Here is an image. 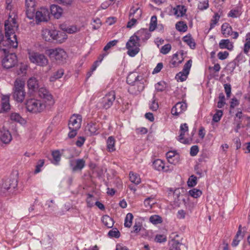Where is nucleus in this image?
Listing matches in <instances>:
<instances>
[{
  "label": "nucleus",
  "instance_id": "nucleus-1",
  "mask_svg": "<svg viewBox=\"0 0 250 250\" xmlns=\"http://www.w3.org/2000/svg\"><path fill=\"white\" fill-rule=\"evenodd\" d=\"M14 15H9L8 19L5 22V35L0 33V50L5 54L9 53L10 49H14L18 46V41L15 35V31L18 28L16 17Z\"/></svg>",
  "mask_w": 250,
  "mask_h": 250
},
{
  "label": "nucleus",
  "instance_id": "nucleus-2",
  "mask_svg": "<svg viewBox=\"0 0 250 250\" xmlns=\"http://www.w3.org/2000/svg\"><path fill=\"white\" fill-rule=\"evenodd\" d=\"M24 85V82L21 80L17 79L15 82L13 97L17 102L22 103L25 98Z\"/></svg>",
  "mask_w": 250,
  "mask_h": 250
},
{
  "label": "nucleus",
  "instance_id": "nucleus-3",
  "mask_svg": "<svg viewBox=\"0 0 250 250\" xmlns=\"http://www.w3.org/2000/svg\"><path fill=\"white\" fill-rule=\"evenodd\" d=\"M25 104L27 110L33 113L41 112L45 107V105L43 102L34 98L27 100Z\"/></svg>",
  "mask_w": 250,
  "mask_h": 250
},
{
  "label": "nucleus",
  "instance_id": "nucleus-4",
  "mask_svg": "<svg viewBox=\"0 0 250 250\" xmlns=\"http://www.w3.org/2000/svg\"><path fill=\"white\" fill-rule=\"evenodd\" d=\"M139 46V41L137 37L134 35L131 36L126 43L127 54L131 57H134L140 51Z\"/></svg>",
  "mask_w": 250,
  "mask_h": 250
},
{
  "label": "nucleus",
  "instance_id": "nucleus-5",
  "mask_svg": "<svg viewBox=\"0 0 250 250\" xmlns=\"http://www.w3.org/2000/svg\"><path fill=\"white\" fill-rule=\"evenodd\" d=\"M29 59L31 62L40 66H45L48 63L47 58L43 54L37 52L29 53Z\"/></svg>",
  "mask_w": 250,
  "mask_h": 250
},
{
  "label": "nucleus",
  "instance_id": "nucleus-6",
  "mask_svg": "<svg viewBox=\"0 0 250 250\" xmlns=\"http://www.w3.org/2000/svg\"><path fill=\"white\" fill-rule=\"evenodd\" d=\"M49 55L51 58L54 59L57 63H63L67 57V55L64 50L62 48H58L48 50Z\"/></svg>",
  "mask_w": 250,
  "mask_h": 250
},
{
  "label": "nucleus",
  "instance_id": "nucleus-7",
  "mask_svg": "<svg viewBox=\"0 0 250 250\" xmlns=\"http://www.w3.org/2000/svg\"><path fill=\"white\" fill-rule=\"evenodd\" d=\"M142 14V11L140 8H131L129 15L131 20L127 23V28H132L136 23L137 20L141 18Z\"/></svg>",
  "mask_w": 250,
  "mask_h": 250
},
{
  "label": "nucleus",
  "instance_id": "nucleus-8",
  "mask_svg": "<svg viewBox=\"0 0 250 250\" xmlns=\"http://www.w3.org/2000/svg\"><path fill=\"white\" fill-rule=\"evenodd\" d=\"M17 62L16 55L14 53H10L6 55L3 59L2 64L4 68L9 69L14 67L17 64Z\"/></svg>",
  "mask_w": 250,
  "mask_h": 250
},
{
  "label": "nucleus",
  "instance_id": "nucleus-9",
  "mask_svg": "<svg viewBox=\"0 0 250 250\" xmlns=\"http://www.w3.org/2000/svg\"><path fill=\"white\" fill-rule=\"evenodd\" d=\"M116 98V93L114 91H111L107 93L102 98V106L104 109L109 108L115 102Z\"/></svg>",
  "mask_w": 250,
  "mask_h": 250
},
{
  "label": "nucleus",
  "instance_id": "nucleus-10",
  "mask_svg": "<svg viewBox=\"0 0 250 250\" xmlns=\"http://www.w3.org/2000/svg\"><path fill=\"white\" fill-rule=\"evenodd\" d=\"M34 17L37 24L41 22L47 21L49 19V12L47 8H41L36 12Z\"/></svg>",
  "mask_w": 250,
  "mask_h": 250
},
{
  "label": "nucleus",
  "instance_id": "nucleus-11",
  "mask_svg": "<svg viewBox=\"0 0 250 250\" xmlns=\"http://www.w3.org/2000/svg\"><path fill=\"white\" fill-rule=\"evenodd\" d=\"M35 0H25V6L27 18L30 20L34 19L35 12Z\"/></svg>",
  "mask_w": 250,
  "mask_h": 250
},
{
  "label": "nucleus",
  "instance_id": "nucleus-12",
  "mask_svg": "<svg viewBox=\"0 0 250 250\" xmlns=\"http://www.w3.org/2000/svg\"><path fill=\"white\" fill-rule=\"evenodd\" d=\"M69 166L73 172L81 171L85 166V161L83 159L71 160Z\"/></svg>",
  "mask_w": 250,
  "mask_h": 250
},
{
  "label": "nucleus",
  "instance_id": "nucleus-13",
  "mask_svg": "<svg viewBox=\"0 0 250 250\" xmlns=\"http://www.w3.org/2000/svg\"><path fill=\"white\" fill-rule=\"evenodd\" d=\"M145 88L143 81H137L135 83L130 84L128 92L132 94H138L142 91Z\"/></svg>",
  "mask_w": 250,
  "mask_h": 250
},
{
  "label": "nucleus",
  "instance_id": "nucleus-14",
  "mask_svg": "<svg viewBox=\"0 0 250 250\" xmlns=\"http://www.w3.org/2000/svg\"><path fill=\"white\" fill-rule=\"evenodd\" d=\"M82 120V116L80 115H72L69 121V129H74V128L79 129L81 126Z\"/></svg>",
  "mask_w": 250,
  "mask_h": 250
},
{
  "label": "nucleus",
  "instance_id": "nucleus-15",
  "mask_svg": "<svg viewBox=\"0 0 250 250\" xmlns=\"http://www.w3.org/2000/svg\"><path fill=\"white\" fill-rule=\"evenodd\" d=\"M187 105L185 102L177 103L171 109V113L172 115L178 116L187 109Z\"/></svg>",
  "mask_w": 250,
  "mask_h": 250
},
{
  "label": "nucleus",
  "instance_id": "nucleus-16",
  "mask_svg": "<svg viewBox=\"0 0 250 250\" xmlns=\"http://www.w3.org/2000/svg\"><path fill=\"white\" fill-rule=\"evenodd\" d=\"M0 140L5 144H9L12 140L10 132L5 127H2L0 130Z\"/></svg>",
  "mask_w": 250,
  "mask_h": 250
},
{
  "label": "nucleus",
  "instance_id": "nucleus-17",
  "mask_svg": "<svg viewBox=\"0 0 250 250\" xmlns=\"http://www.w3.org/2000/svg\"><path fill=\"white\" fill-rule=\"evenodd\" d=\"M39 94L41 98L48 101L49 104L51 105L54 104L52 96L46 89L41 88L39 91Z\"/></svg>",
  "mask_w": 250,
  "mask_h": 250
},
{
  "label": "nucleus",
  "instance_id": "nucleus-18",
  "mask_svg": "<svg viewBox=\"0 0 250 250\" xmlns=\"http://www.w3.org/2000/svg\"><path fill=\"white\" fill-rule=\"evenodd\" d=\"M150 31L147 29H141L137 31L134 35L136 36L139 41H146L150 37Z\"/></svg>",
  "mask_w": 250,
  "mask_h": 250
},
{
  "label": "nucleus",
  "instance_id": "nucleus-19",
  "mask_svg": "<svg viewBox=\"0 0 250 250\" xmlns=\"http://www.w3.org/2000/svg\"><path fill=\"white\" fill-rule=\"evenodd\" d=\"M56 30L44 29L42 30V38L47 42H51L54 40Z\"/></svg>",
  "mask_w": 250,
  "mask_h": 250
},
{
  "label": "nucleus",
  "instance_id": "nucleus-20",
  "mask_svg": "<svg viewBox=\"0 0 250 250\" xmlns=\"http://www.w3.org/2000/svg\"><path fill=\"white\" fill-rule=\"evenodd\" d=\"M166 156L168 162L170 164L176 165L179 162V156L175 151H170L167 152Z\"/></svg>",
  "mask_w": 250,
  "mask_h": 250
},
{
  "label": "nucleus",
  "instance_id": "nucleus-21",
  "mask_svg": "<svg viewBox=\"0 0 250 250\" xmlns=\"http://www.w3.org/2000/svg\"><path fill=\"white\" fill-rule=\"evenodd\" d=\"M62 11V8L57 5L53 4L50 6V13L56 19L61 17Z\"/></svg>",
  "mask_w": 250,
  "mask_h": 250
},
{
  "label": "nucleus",
  "instance_id": "nucleus-22",
  "mask_svg": "<svg viewBox=\"0 0 250 250\" xmlns=\"http://www.w3.org/2000/svg\"><path fill=\"white\" fill-rule=\"evenodd\" d=\"M67 36L64 31H58L56 30L54 40L59 43H62L66 40Z\"/></svg>",
  "mask_w": 250,
  "mask_h": 250
},
{
  "label": "nucleus",
  "instance_id": "nucleus-23",
  "mask_svg": "<svg viewBox=\"0 0 250 250\" xmlns=\"http://www.w3.org/2000/svg\"><path fill=\"white\" fill-rule=\"evenodd\" d=\"M219 46L221 49H227L229 50H232L233 48L232 43L228 39L221 40L219 42Z\"/></svg>",
  "mask_w": 250,
  "mask_h": 250
},
{
  "label": "nucleus",
  "instance_id": "nucleus-24",
  "mask_svg": "<svg viewBox=\"0 0 250 250\" xmlns=\"http://www.w3.org/2000/svg\"><path fill=\"white\" fill-rule=\"evenodd\" d=\"M178 236V234H176L174 236V238L172 240L171 244L169 250H181L180 247L183 244L182 242L176 239Z\"/></svg>",
  "mask_w": 250,
  "mask_h": 250
},
{
  "label": "nucleus",
  "instance_id": "nucleus-25",
  "mask_svg": "<svg viewBox=\"0 0 250 250\" xmlns=\"http://www.w3.org/2000/svg\"><path fill=\"white\" fill-rule=\"evenodd\" d=\"M98 125L95 123H90L86 126V130L88 131L89 135H93L98 134Z\"/></svg>",
  "mask_w": 250,
  "mask_h": 250
},
{
  "label": "nucleus",
  "instance_id": "nucleus-26",
  "mask_svg": "<svg viewBox=\"0 0 250 250\" xmlns=\"http://www.w3.org/2000/svg\"><path fill=\"white\" fill-rule=\"evenodd\" d=\"M222 34L225 37H228L231 35L232 31V27L228 23H224L221 26Z\"/></svg>",
  "mask_w": 250,
  "mask_h": 250
},
{
  "label": "nucleus",
  "instance_id": "nucleus-27",
  "mask_svg": "<svg viewBox=\"0 0 250 250\" xmlns=\"http://www.w3.org/2000/svg\"><path fill=\"white\" fill-rule=\"evenodd\" d=\"M10 108L9 104V97L4 96L1 99V109L3 111L6 112Z\"/></svg>",
  "mask_w": 250,
  "mask_h": 250
},
{
  "label": "nucleus",
  "instance_id": "nucleus-28",
  "mask_svg": "<svg viewBox=\"0 0 250 250\" xmlns=\"http://www.w3.org/2000/svg\"><path fill=\"white\" fill-rule=\"evenodd\" d=\"M137 81H143L142 77L136 75L134 73H130L126 78V82L129 85L134 83Z\"/></svg>",
  "mask_w": 250,
  "mask_h": 250
},
{
  "label": "nucleus",
  "instance_id": "nucleus-29",
  "mask_svg": "<svg viewBox=\"0 0 250 250\" xmlns=\"http://www.w3.org/2000/svg\"><path fill=\"white\" fill-rule=\"evenodd\" d=\"M27 86L30 90L35 91L38 88V83L36 78H30L27 82Z\"/></svg>",
  "mask_w": 250,
  "mask_h": 250
},
{
  "label": "nucleus",
  "instance_id": "nucleus-30",
  "mask_svg": "<svg viewBox=\"0 0 250 250\" xmlns=\"http://www.w3.org/2000/svg\"><path fill=\"white\" fill-rule=\"evenodd\" d=\"M188 130V125L186 123L181 124L180 129V135L179 136V141L181 143H184V137L185 133Z\"/></svg>",
  "mask_w": 250,
  "mask_h": 250
},
{
  "label": "nucleus",
  "instance_id": "nucleus-31",
  "mask_svg": "<svg viewBox=\"0 0 250 250\" xmlns=\"http://www.w3.org/2000/svg\"><path fill=\"white\" fill-rule=\"evenodd\" d=\"M102 222L103 224L108 228H111L114 225V221L113 219L108 215H105L102 217Z\"/></svg>",
  "mask_w": 250,
  "mask_h": 250
},
{
  "label": "nucleus",
  "instance_id": "nucleus-32",
  "mask_svg": "<svg viewBox=\"0 0 250 250\" xmlns=\"http://www.w3.org/2000/svg\"><path fill=\"white\" fill-rule=\"evenodd\" d=\"M18 185L17 180L16 179L9 180L6 181L4 184H3V188L6 190H9L10 188H15Z\"/></svg>",
  "mask_w": 250,
  "mask_h": 250
},
{
  "label": "nucleus",
  "instance_id": "nucleus-33",
  "mask_svg": "<svg viewBox=\"0 0 250 250\" xmlns=\"http://www.w3.org/2000/svg\"><path fill=\"white\" fill-rule=\"evenodd\" d=\"M115 140L113 137L110 136L108 138L106 141V144L107 149L108 151L112 152L115 150Z\"/></svg>",
  "mask_w": 250,
  "mask_h": 250
},
{
  "label": "nucleus",
  "instance_id": "nucleus-34",
  "mask_svg": "<svg viewBox=\"0 0 250 250\" xmlns=\"http://www.w3.org/2000/svg\"><path fill=\"white\" fill-rule=\"evenodd\" d=\"M173 11L174 15L178 17L183 16L186 12V9L185 8V7L180 5L174 8Z\"/></svg>",
  "mask_w": 250,
  "mask_h": 250
},
{
  "label": "nucleus",
  "instance_id": "nucleus-35",
  "mask_svg": "<svg viewBox=\"0 0 250 250\" xmlns=\"http://www.w3.org/2000/svg\"><path fill=\"white\" fill-rule=\"evenodd\" d=\"M153 166L155 169L159 171L167 170V169H165V164L163 161L160 159H157L154 161L153 163Z\"/></svg>",
  "mask_w": 250,
  "mask_h": 250
},
{
  "label": "nucleus",
  "instance_id": "nucleus-36",
  "mask_svg": "<svg viewBox=\"0 0 250 250\" xmlns=\"http://www.w3.org/2000/svg\"><path fill=\"white\" fill-rule=\"evenodd\" d=\"M183 41L186 42L191 49H194L195 47L196 43L194 39L190 35H187L184 37L183 39Z\"/></svg>",
  "mask_w": 250,
  "mask_h": 250
},
{
  "label": "nucleus",
  "instance_id": "nucleus-37",
  "mask_svg": "<svg viewBox=\"0 0 250 250\" xmlns=\"http://www.w3.org/2000/svg\"><path fill=\"white\" fill-rule=\"evenodd\" d=\"M10 118L12 121L20 123L21 124H22L24 121V120L21 115L16 112L12 113L10 115Z\"/></svg>",
  "mask_w": 250,
  "mask_h": 250
},
{
  "label": "nucleus",
  "instance_id": "nucleus-38",
  "mask_svg": "<svg viewBox=\"0 0 250 250\" xmlns=\"http://www.w3.org/2000/svg\"><path fill=\"white\" fill-rule=\"evenodd\" d=\"M129 179L130 181L135 185H138L141 183L140 176L137 174L132 172H130L129 173Z\"/></svg>",
  "mask_w": 250,
  "mask_h": 250
},
{
  "label": "nucleus",
  "instance_id": "nucleus-39",
  "mask_svg": "<svg viewBox=\"0 0 250 250\" xmlns=\"http://www.w3.org/2000/svg\"><path fill=\"white\" fill-rule=\"evenodd\" d=\"M53 157L52 163L55 165H58L61 160V154L59 150L53 151L52 153Z\"/></svg>",
  "mask_w": 250,
  "mask_h": 250
},
{
  "label": "nucleus",
  "instance_id": "nucleus-40",
  "mask_svg": "<svg viewBox=\"0 0 250 250\" xmlns=\"http://www.w3.org/2000/svg\"><path fill=\"white\" fill-rule=\"evenodd\" d=\"M133 219V214L131 213H128L125 220L124 226L127 228H130L132 224V220Z\"/></svg>",
  "mask_w": 250,
  "mask_h": 250
},
{
  "label": "nucleus",
  "instance_id": "nucleus-41",
  "mask_svg": "<svg viewBox=\"0 0 250 250\" xmlns=\"http://www.w3.org/2000/svg\"><path fill=\"white\" fill-rule=\"evenodd\" d=\"M242 14V12L240 9L237 8L231 10L228 14L229 17L233 18H237L239 17Z\"/></svg>",
  "mask_w": 250,
  "mask_h": 250
},
{
  "label": "nucleus",
  "instance_id": "nucleus-42",
  "mask_svg": "<svg viewBox=\"0 0 250 250\" xmlns=\"http://www.w3.org/2000/svg\"><path fill=\"white\" fill-rule=\"evenodd\" d=\"M64 74V70L62 69L58 70L57 72H55L53 76L50 77V80L51 82H54L57 79L61 78Z\"/></svg>",
  "mask_w": 250,
  "mask_h": 250
},
{
  "label": "nucleus",
  "instance_id": "nucleus-43",
  "mask_svg": "<svg viewBox=\"0 0 250 250\" xmlns=\"http://www.w3.org/2000/svg\"><path fill=\"white\" fill-rule=\"evenodd\" d=\"M157 25V19L156 16H153L151 18L150 22L149 23L150 31H153L156 28Z\"/></svg>",
  "mask_w": 250,
  "mask_h": 250
},
{
  "label": "nucleus",
  "instance_id": "nucleus-44",
  "mask_svg": "<svg viewBox=\"0 0 250 250\" xmlns=\"http://www.w3.org/2000/svg\"><path fill=\"white\" fill-rule=\"evenodd\" d=\"M155 203L154 197L153 196L146 198L144 201V205L146 208H151Z\"/></svg>",
  "mask_w": 250,
  "mask_h": 250
},
{
  "label": "nucleus",
  "instance_id": "nucleus-45",
  "mask_svg": "<svg viewBox=\"0 0 250 250\" xmlns=\"http://www.w3.org/2000/svg\"><path fill=\"white\" fill-rule=\"evenodd\" d=\"M176 28L180 32L187 31L188 26L183 21H179L176 24Z\"/></svg>",
  "mask_w": 250,
  "mask_h": 250
},
{
  "label": "nucleus",
  "instance_id": "nucleus-46",
  "mask_svg": "<svg viewBox=\"0 0 250 250\" xmlns=\"http://www.w3.org/2000/svg\"><path fill=\"white\" fill-rule=\"evenodd\" d=\"M188 193L191 196L195 198L200 197L202 193L201 190L196 188H193L192 189L188 191Z\"/></svg>",
  "mask_w": 250,
  "mask_h": 250
},
{
  "label": "nucleus",
  "instance_id": "nucleus-47",
  "mask_svg": "<svg viewBox=\"0 0 250 250\" xmlns=\"http://www.w3.org/2000/svg\"><path fill=\"white\" fill-rule=\"evenodd\" d=\"M158 107V102H156L155 97L154 95L149 103V108L152 111H156Z\"/></svg>",
  "mask_w": 250,
  "mask_h": 250
},
{
  "label": "nucleus",
  "instance_id": "nucleus-48",
  "mask_svg": "<svg viewBox=\"0 0 250 250\" xmlns=\"http://www.w3.org/2000/svg\"><path fill=\"white\" fill-rule=\"evenodd\" d=\"M149 221L153 224H158L162 222V218L159 215H152L149 218Z\"/></svg>",
  "mask_w": 250,
  "mask_h": 250
},
{
  "label": "nucleus",
  "instance_id": "nucleus-49",
  "mask_svg": "<svg viewBox=\"0 0 250 250\" xmlns=\"http://www.w3.org/2000/svg\"><path fill=\"white\" fill-rule=\"evenodd\" d=\"M108 235L110 237H115L117 238L120 237V233L118 229L115 228L108 232Z\"/></svg>",
  "mask_w": 250,
  "mask_h": 250
},
{
  "label": "nucleus",
  "instance_id": "nucleus-50",
  "mask_svg": "<svg viewBox=\"0 0 250 250\" xmlns=\"http://www.w3.org/2000/svg\"><path fill=\"white\" fill-rule=\"evenodd\" d=\"M220 19V15L218 13H215L213 17V19L211 20L210 23V29L214 27L215 25L217 24Z\"/></svg>",
  "mask_w": 250,
  "mask_h": 250
},
{
  "label": "nucleus",
  "instance_id": "nucleus-51",
  "mask_svg": "<svg viewBox=\"0 0 250 250\" xmlns=\"http://www.w3.org/2000/svg\"><path fill=\"white\" fill-rule=\"evenodd\" d=\"M225 98L224 94L223 93L220 94L219 96V101L217 103V107L218 108H221L224 106L225 104Z\"/></svg>",
  "mask_w": 250,
  "mask_h": 250
},
{
  "label": "nucleus",
  "instance_id": "nucleus-52",
  "mask_svg": "<svg viewBox=\"0 0 250 250\" xmlns=\"http://www.w3.org/2000/svg\"><path fill=\"white\" fill-rule=\"evenodd\" d=\"M197 184V177L194 175H191L188 181V185L189 187H193Z\"/></svg>",
  "mask_w": 250,
  "mask_h": 250
},
{
  "label": "nucleus",
  "instance_id": "nucleus-53",
  "mask_svg": "<svg viewBox=\"0 0 250 250\" xmlns=\"http://www.w3.org/2000/svg\"><path fill=\"white\" fill-rule=\"evenodd\" d=\"M223 115V111L221 110H217L216 112L213 116V121L215 122H219Z\"/></svg>",
  "mask_w": 250,
  "mask_h": 250
},
{
  "label": "nucleus",
  "instance_id": "nucleus-54",
  "mask_svg": "<svg viewBox=\"0 0 250 250\" xmlns=\"http://www.w3.org/2000/svg\"><path fill=\"white\" fill-rule=\"evenodd\" d=\"M117 42H118V40H114L110 41L104 47V51H107L108 50H109L110 48H111V47L116 45V44L117 43Z\"/></svg>",
  "mask_w": 250,
  "mask_h": 250
},
{
  "label": "nucleus",
  "instance_id": "nucleus-55",
  "mask_svg": "<svg viewBox=\"0 0 250 250\" xmlns=\"http://www.w3.org/2000/svg\"><path fill=\"white\" fill-rule=\"evenodd\" d=\"M208 1H204L199 2L198 5V8L200 10H206L208 7Z\"/></svg>",
  "mask_w": 250,
  "mask_h": 250
},
{
  "label": "nucleus",
  "instance_id": "nucleus-56",
  "mask_svg": "<svg viewBox=\"0 0 250 250\" xmlns=\"http://www.w3.org/2000/svg\"><path fill=\"white\" fill-rule=\"evenodd\" d=\"M44 164V160L41 159L40 160L36 166V169L35 170L34 173L37 174L40 172L41 171V167H43Z\"/></svg>",
  "mask_w": 250,
  "mask_h": 250
},
{
  "label": "nucleus",
  "instance_id": "nucleus-57",
  "mask_svg": "<svg viewBox=\"0 0 250 250\" xmlns=\"http://www.w3.org/2000/svg\"><path fill=\"white\" fill-rule=\"evenodd\" d=\"M171 46L169 43L163 46L161 49L160 52L163 54H167L171 50Z\"/></svg>",
  "mask_w": 250,
  "mask_h": 250
},
{
  "label": "nucleus",
  "instance_id": "nucleus-58",
  "mask_svg": "<svg viewBox=\"0 0 250 250\" xmlns=\"http://www.w3.org/2000/svg\"><path fill=\"white\" fill-rule=\"evenodd\" d=\"M188 75V74H187L185 72L183 71L182 72H180L176 75V78L181 82H183L187 79Z\"/></svg>",
  "mask_w": 250,
  "mask_h": 250
},
{
  "label": "nucleus",
  "instance_id": "nucleus-59",
  "mask_svg": "<svg viewBox=\"0 0 250 250\" xmlns=\"http://www.w3.org/2000/svg\"><path fill=\"white\" fill-rule=\"evenodd\" d=\"M192 61L191 60H188L184 66L183 71L185 72L187 74H188L190 69L191 67Z\"/></svg>",
  "mask_w": 250,
  "mask_h": 250
},
{
  "label": "nucleus",
  "instance_id": "nucleus-60",
  "mask_svg": "<svg viewBox=\"0 0 250 250\" xmlns=\"http://www.w3.org/2000/svg\"><path fill=\"white\" fill-rule=\"evenodd\" d=\"M91 25L92 26V29L93 30H96L99 29L101 25V22L99 19L97 18L96 19L93 20L92 23H91Z\"/></svg>",
  "mask_w": 250,
  "mask_h": 250
},
{
  "label": "nucleus",
  "instance_id": "nucleus-61",
  "mask_svg": "<svg viewBox=\"0 0 250 250\" xmlns=\"http://www.w3.org/2000/svg\"><path fill=\"white\" fill-rule=\"evenodd\" d=\"M165 83L164 82H161L158 83L155 85V89L158 91H163L165 90Z\"/></svg>",
  "mask_w": 250,
  "mask_h": 250
},
{
  "label": "nucleus",
  "instance_id": "nucleus-62",
  "mask_svg": "<svg viewBox=\"0 0 250 250\" xmlns=\"http://www.w3.org/2000/svg\"><path fill=\"white\" fill-rule=\"evenodd\" d=\"M229 55V52L225 51L224 52H219L217 54V56L220 60H224L228 58Z\"/></svg>",
  "mask_w": 250,
  "mask_h": 250
},
{
  "label": "nucleus",
  "instance_id": "nucleus-63",
  "mask_svg": "<svg viewBox=\"0 0 250 250\" xmlns=\"http://www.w3.org/2000/svg\"><path fill=\"white\" fill-rule=\"evenodd\" d=\"M166 240H167V238H166V236L164 235H161V234L157 235L155 238V241L158 243L164 242H166Z\"/></svg>",
  "mask_w": 250,
  "mask_h": 250
},
{
  "label": "nucleus",
  "instance_id": "nucleus-64",
  "mask_svg": "<svg viewBox=\"0 0 250 250\" xmlns=\"http://www.w3.org/2000/svg\"><path fill=\"white\" fill-rule=\"evenodd\" d=\"M199 152V149L197 146H193L190 148V154L192 156L196 155Z\"/></svg>",
  "mask_w": 250,
  "mask_h": 250
}]
</instances>
